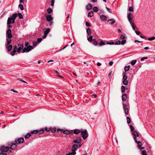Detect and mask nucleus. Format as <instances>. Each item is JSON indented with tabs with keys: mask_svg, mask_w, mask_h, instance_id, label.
Listing matches in <instances>:
<instances>
[{
	"mask_svg": "<svg viewBox=\"0 0 155 155\" xmlns=\"http://www.w3.org/2000/svg\"><path fill=\"white\" fill-rule=\"evenodd\" d=\"M16 143H13L11 146V147H10V148L12 149H14L16 147Z\"/></svg>",
	"mask_w": 155,
	"mask_h": 155,
	"instance_id": "obj_18",
	"label": "nucleus"
},
{
	"mask_svg": "<svg viewBox=\"0 0 155 155\" xmlns=\"http://www.w3.org/2000/svg\"><path fill=\"white\" fill-rule=\"evenodd\" d=\"M125 38L124 36L123 35H122L120 36V38L122 40H124Z\"/></svg>",
	"mask_w": 155,
	"mask_h": 155,
	"instance_id": "obj_59",
	"label": "nucleus"
},
{
	"mask_svg": "<svg viewBox=\"0 0 155 155\" xmlns=\"http://www.w3.org/2000/svg\"><path fill=\"white\" fill-rule=\"evenodd\" d=\"M18 7L20 8V9L21 10H24V8L23 5L21 4H20L18 5Z\"/></svg>",
	"mask_w": 155,
	"mask_h": 155,
	"instance_id": "obj_39",
	"label": "nucleus"
},
{
	"mask_svg": "<svg viewBox=\"0 0 155 155\" xmlns=\"http://www.w3.org/2000/svg\"><path fill=\"white\" fill-rule=\"evenodd\" d=\"M128 81L127 80H123V84L124 85H127L128 84Z\"/></svg>",
	"mask_w": 155,
	"mask_h": 155,
	"instance_id": "obj_37",
	"label": "nucleus"
},
{
	"mask_svg": "<svg viewBox=\"0 0 155 155\" xmlns=\"http://www.w3.org/2000/svg\"><path fill=\"white\" fill-rule=\"evenodd\" d=\"M126 73H124L123 74V80H127V76L126 74Z\"/></svg>",
	"mask_w": 155,
	"mask_h": 155,
	"instance_id": "obj_20",
	"label": "nucleus"
},
{
	"mask_svg": "<svg viewBox=\"0 0 155 155\" xmlns=\"http://www.w3.org/2000/svg\"><path fill=\"white\" fill-rule=\"evenodd\" d=\"M93 15V12L92 11L88 13V16L90 17H92Z\"/></svg>",
	"mask_w": 155,
	"mask_h": 155,
	"instance_id": "obj_28",
	"label": "nucleus"
},
{
	"mask_svg": "<svg viewBox=\"0 0 155 155\" xmlns=\"http://www.w3.org/2000/svg\"><path fill=\"white\" fill-rule=\"evenodd\" d=\"M127 18L129 21V22L130 24L133 22L132 21V20L133 18L132 17H131V16H128Z\"/></svg>",
	"mask_w": 155,
	"mask_h": 155,
	"instance_id": "obj_22",
	"label": "nucleus"
},
{
	"mask_svg": "<svg viewBox=\"0 0 155 155\" xmlns=\"http://www.w3.org/2000/svg\"><path fill=\"white\" fill-rule=\"evenodd\" d=\"M120 43H121V41H120L118 40V41H117L115 43V45H119L120 44Z\"/></svg>",
	"mask_w": 155,
	"mask_h": 155,
	"instance_id": "obj_51",
	"label": "nucleus"
},
{
	"mask_svg": "<svg viewBox=\"0 0 155 155\" xmlns=\"http://www.w3.org/2000/svg\"><path fill=\"white\" fill-rule=\"evenodd\" d=\"M38 131L37 130H33L31 132V133L32 134H37Z\"/></svg>",
	"mask_w": 155,
	"mask_h": 155,
	"instance_id": "obj_41",
	"label": "nucleus"
},
{
	"mask_svg": "<svg viewBox=\"0 0 155 155\" xmlns=\"http://www.w3.org/2000/svg\"><path fill=\"white\" fill-rule=\"evenodd\" d=\"M29 45V43L28 42H26L25 43V46L26 47H28V45Z\"/></svg>",
	"mask_w": 155,
	"mask_h": 155,
	"instance_id": "obj_62",
	"label": "nucleus"
},
{
	"mask_svg": "<svg viewBox=\"0 0 155 155\" xmlns=\"http://www.w3.org/2000/svg\"><path fill=\"white\" fill-rule=\"evenodd\" d=\"M34 48V47L33 46H31L30 45H29L28 47H26V48H25L23 49L22 52L24 53L25 52H28L30 51L31 49H33Z\"/></svg>",
	"mask_w": 155,
	"mask_h": 155,
	"instance_id": "obj_3",
	"label": "nucleus"
},
{
	"mask_svg": "<svg viewBox=\"0 0 155 155\" xmlns=\"http://www.w3.org/2000/svg\"><path fill=\"white\" fill-rule=\"evenodd\" d=\"M137 61L136 60H133L131 62V64L132 65H134L136 63Z\"/></svg>",
	"mask_w": 155,
	"mask_h": 155,
	"instance_id": "obj_38",
	"label": "nucleus"
},
{
	"mask_svg": "<svg viewBox=\"0 0 155 155\" xmlns=\"http://www.w3.org/2000/svg\"><path fill=\"white\" fill-rule=\"evenodd\" d=\"M107 44H108V45H114V43L113 42H107Z\"/></svg>",
	"mask_w": 155,
	"mask_h": 155,
	"instance_id": "obj_61",
	"label": "nucleus"
},
{
	"mask_svg": "<svg viewBox=\"0 0 155 155\" xmlns=\"http://www.w3.org/2000/svg\"><path fill=\"white\" fill-rule=\"evenodd\" d=\"M81 140V137H77L74 140L73 143H80Z\"/></svg>",
	"mask_w": 155,
	"mask_h": 155,
	"instance_id": "obj_8",
	"label": "nucleus"
},
{
	"mask_svg": "<svg viewBox=\"0 0 155 155\" xmlns=\"http://www.w3.org/2000/svg\"><path fill=\"white\" fill-rule=\"evenodd\" d=\"M17 14L16 13H15L12 15V17H12V18L14 19V20H15V19L17 17Z\"/></svg>",
	"mask_w": 155,
	"mask_h": 155,
	"instance_id": "obj_26",
	"label": "nucleus"
},
{
	"mask_svg": "<svg viewBox=\"0 0 155 155\" xmlns=\"http://www.w3.org/2000/svg\"><path fill=\"white\" fill-rule=\"evenodd\" d=\"M12 45H9L8 47V51H11L12 48Z\"/></svg>",
	"mask_w": 155,
	"mask_h": 155,
	"instance_id": "obj_36",
	"label": "nucleus"
},
{
	"mask_svg": "<svg viewBox=\"0 0 155 155\" xmlns=\"http://www.w3.org/2000/svg\"><path fill=\"white\" fill-rule=\"evenodd\" d=\"M33 45L34 46H36L37 44V42L36 41H34L33 42Z\"/></svg>",
	"mask_w": 155,
	"mask_h": 155,
	"instance_id": "obj_54",
	"label": "nucleus"
},
{
	"mask_svg": "<svg viewBox=\"0 0 155 155\" xmlns=\"http://www.w3.org/2000/svg\"><path fill=\"white\" fill-rule=\"evenodd\" d=\"M1 148L3 152H6L10 149V147L7 146H2Z\"/></svg>",
	"mask_w": 155,
	"mask_h": 155,
	"instance_id": "obj_9",
	"label": "nucleus"
},
{
	"mask_svg": "<svg viewBox=\"0 0 155 155\" xmlns=\"http://www.w3.org/2000/svg\"><path fill=\"white\" fill-rule=\"evenodd\" d=\"M93 44L94 45H97V42L95 39H93Z\"/></svg>",
	"mask_w": 155,
	"mask_h": 155,
	"instance_id": "obj_35",
	"label": "nucleus"
},
{
	"mask_svg": "<svg viewBox=\"0 0 155 155\" xmlns=\"http://www.w3.org/2000/svg\"><path fill=\"white\" fill-rule=\"evenodd\" d=\"M55 72L56 74L59 77H61V78H62V77L61 76V75H59V74H60V73L58 72V71H55Z\"/></svg>",
	"mask_w": 155,
	"mask_h": 155,
	"instance_id": "obj_45",
	"label": "nucleus"
},
{
	"mask_svg": "<svg viewBox=\"0 0 155 155\" xmlns=\"http://www.w3.org/2000/svg\"><path fill=\"white\" fill-rule=\"evenodd\" d=\"M127 104H123V107L124 109V110L125 109L127 108Z\"/></svg>",
	"mask_w": 155,
	"mask_h": 155,
	"instance_id": "obj_52",
	"label": "nucleus"
},
{
	"mask_svg": "<svg viewBox=\"0 0 155 155\" xmlns=\"http://www.w3.org/2000/svg\"><path fill=\"white\" fill-rule=\"evenodd\" d=\"M87 33L88 35H90L91 34V29L90 28H88L86 30Z\"/></svg>",
	"mask_w": 155,
	"mask_h": 155,
	"instance_id": "obj_29",
	"label": "nucleus"
},
{
	"mask_svg": "<svg viewBox=\"0 0 155 155\" xmlns=\"http://www.w3.org/2000/svg\"><path fill=\"white\" fill-rule=\"evenodd\" d=\"M93 10L94 12H97L99 11V9L97 6H95L93 7Z\"/></svg>",
	"mask_w": 155,
	"mask_h": 155,
	"instance_id": "obj_25",
	"label": "nucleus"
},
{
	"mask_svg": "<svg viewBox=\"0 0 155 155\" xmlns=\"http://www.w3.org/2000/svg\"><path fill=\"white\" fill-rule=\"evenodd\" d=\"M51 6H53L54 5V0H52L51 1Z\"/></svg>",
	"mask_w": 155,
	"mask_h": 155,
	"instance_id": "obj_57",
	"label": "nucleus"
},
{
	"mask_svg": "<svg viewBox=\"0 0 155 155\" xmlns=\"http://www.w3.org/2000/svg\"><path fill=\"white\" fill-rule=\"evenodd\" d=\"M127 97V94H124L122 95V99L123 101H126Z\"/></svg>",
	"mask_w": 155,
	"mask_h": 155,
	"instance_id": "obj_15",
	"label": "nucleus"
},
{
	"mask_svg": "<svg viewBox=\"0 0 155 155\" xmlns=\"http://www.w3.org/2000/svg\"><path fill=\"white\" fill-rule=\"evenodd\" d=\"M17 15L20 19H22L23 18V16L21 13H19Z\"/></svg>",
	"mask_w": 155,
	"mask_h": 155,
	"instance_id": "obj_42",
	"label": "nucleus"
},
{
	"mask_svg": "<svg viewBox=\"0 0 155 155\" xmlns=\"http://www.w3.org/2000/svg\"><path fill=\"white\" fill-rule=\"evenodd\" d=\"M106 8L107 10V11L110 13H111L112 12H111V10L109 8H107V7H106Z\"/></svg>",
	"mask_w": 155,
	"mask_h": 155,
	"instance_id": "obj_55",
	"label": "nucleus"
},
{
	"mask_svg": "<svg viewBox=\"0 0 155 155\" xmlns=\"http://www.w3.org/2000/svg\"><path fill=\"white\" fill-rule=\"evenodd\" d=\"M6 35L7 38H12V31L10 29H8L6 31Z\"/></svg>",
	"mask_w": 155,
	"mask_h": 155,
	"instance_id": "obj_6",
	"label": "nucleus"
},
{
	"mask_svg": "<svg viewBox=\"0 0 155 155\" xmlns=\"http://www.w3.org/2000/svg\"><path fill=\"white\" fill-rule=\"evenodd\" d=\"M126 40H125L124 39V40H122V41L121 42V43L122 45H124L126 43Z\"/></svg>",
	"mask_w": 155,
	"mask_h": 155,
	"instance_id": "obj_48",
	"label": "nucleus"
},
{
	"mask_svg": "<svg viewBox=\"0 0 155 155\" xmlns=\"http://www.w3.org/2000/svg\"><path fill=\"white\" fill-rule=\"evenodd\" d=\"M147 58H147V57H143L140 59V60L141 61H143L144 60L146 59H147Z\"/></svg>",
	"mask_w": 155,
	"mask_h": 155,
	"instance_id": "obj_60",
	"label": "nucleus"
},
{
	"mask_svg": "<svg viewBox=\"0 0 155 155\" xmlns=\"http://www.w3.org/2000/svg\"><path fill=\"white\" fill-rule=\"evenodd\" d=\"M15 21V20L12 19V17H9L8 19L7 24L9 25L12 23H14Z\"/></svg>",
	"mask_w": 155,
	"mask_h": 155,
	"instance_id": "obj_7",
	"label": "nucleus"
},
{
	"mask_svg": "<svg viewBox=\"0 0 155 155\" xmlns=\"http://www.w3.org/2000/svg\"><path fill=\"white\" fill-rule=\"evenodd\" d=\"M85 25L87 27H89L91 25L87 21L85 22Z\"/></svg>",
	"mask_w": 155,
	"mask_h": 155,
	"instance_id": "obj_50",
	"label": "nucleus"
},
{
	"mask_svg": "<svg viewBox=\"0 0 155 155\" xmlns=\"http://www.w3.org/2000/svg\"><path fill=\"white\" fill-rule=\"evenodd\" d=\"M127 120L128 124H130L131 123V120L130 118L128 117H127Z\"/></svg>",
	"mask_w": 155,
	"mask_h": 155,
	"instance_id": "obj_32",
	"label": "nucleus"
},
{
	"mask_svg": "<svg viewBox=\"0 0 155 155\" xmlns=\"http://www.w3.org/2000/svg\"><path fill=\"white\" fill-rule=\"evenodd\" d=\"M108 22H109V23L113 25L114 24L115 22L116 21L114 19H109L108 20Z\"/></svg>",
	"mask_w": 155,
	"mask_h": 155,
	"instance_id": "obj_14",
	"label": "nucleus"
},
{
	"mask_svg": "<svg viewBox=\"0 0 155 155\" xmlns=\"http://www.w3.org/2000/svg\"><path fill=\"white\" fill-rule=\"evenodd\" d=\"M155 39V37L154 36L152 37L148 38V40L149 41H152Z\"/></svg>",
	"mask_w": 155,
	"mask_h": 155,
	"instance_id": "obj_47",
	"label": "nucleus"
},
{
	"mask_svg": "<svg viewBox=\"0 0 155 155\" xmlns=\"http://www.w3.org/2000/svg\"><path fill=\"white\" fill-rule=\"evenodd\" d=\"M18 48L17 49V51L18 53H19L20 52L21 50L23 49V45L22 44H19L18 45Z\"/></svg>",
	"mask_w": 155,
	"mask_h": 155,
	"instance_id": "obj_10",
	"label": "nucleus"
},
{
	"mask_svg": "<svg viewBox=\"0 0 155 155\" xmlns=\"http://www.w3.org/2000/svg\"><path fill=\"white\" fill-rule=\"evenodd\" d=\"M130 130L131 132H133L134 130V127L133 126H132L131 125H130Z\"/></svg>",
	"mask_w": 155,
	"mask_h": 155,
	"instance_id": "obj_43",
	"label": "nucleus"
},
{
	"mask_svg": "<svg viewBox=\"0 0 155 155\" xmlns=\"http://www.w3.org/2000/svg\"><path fill=\"white\" fill-rule=\"evenodd\" d=\"M125 90V87L124 86H122L121 87V91L122 93H124Z\"/></svg>",
	"mask_w": 155,
	"mask_h": 155,
	"instance_id": "obj_23",
	"label": "nucleus"
},
{
	"mask_svg": "<svg viewBox=\"0 0 155 155\" xmlns=\"http://www.w3.org/2000/svg\"><path fill=\"white\" fill-rule=\"evenodd\" d=\"M128 10L129 11L132 12L134 11V8L132 7H130L129 8Z\"/></svg>",
	"mask_w": 155,
	"mask_h": 155,
	"instance_id": "obj_44",
	"label": "nucleus"
},
{
	"mask_svg": "<svg viewBox=\"0 0 155 155\" xmlns=\"http://www.w3.org/2000/svg\"><path fill=\"white\" fill-rule=\"evenodd\" d=\"M81 135L82 136V137L84 140H85L88 136V134L87 133V130L86 129L83 130L81 129Z\"/></svg>",
	"mask_w": 155,
	"mask_h": 155,
	"instance_id": "obj_1",
	"label": "nucleus"
},
{
	"mask_svg": "<svg viewBox=\"0 0 155 155\" xmlns=\"http://www.w3.org/2000/svg\"><path fill=\"white\" fill-rule=\"evenodd\" d=\"M31 135V134L30 133H28L25 136V138L27 139Z\"/></svg>",
	"mask_w": 155,
	"mask_h": 155,
	"instance_id": "obj_40",
	"label": "nucleus"
},
{
	"mask_svg": "<svg viewBox=\"0 0 155 155\" xmlns=\"http://www.w3.org/2000/svg\"><path fill=\"white\" fill-rule=\"evenodd\" d=\"M105 45V43L103 41H101L99 44V45L101 46Z\"/></svg>",
	"mask_w": 155,
	"mask_h": 155,
	"instance_id": "obj_46",
	"label": "nucleus"
},
{
	"mask_svg": "<svg viewBox=\"0 0 155 155\" xmlns=\"http://www.w3.org/2000/svg\"><path fill=\"white\" fill-rule=\"evenodd\" d=\"M92 6L90 4H89L86 6V9L88 10H89L91 9L92 8Z\"/></svg>",
	"mask_w": 155,
	"mask_h": 155,
	"instance_id": "obj_17",
	"label": "nucleus"
},
{
	"mask_svg": "<svg viewBox=\"0 0 155 155\" xmlns=\"http://www.w3.org/2000/svg\"><path fill=\"white\" fill-rule=\"evenodd\" d=\"M100 18L103 21H105L107 20V17L104 15H102L100 16Z\"/></svg>",
	"mask_w": 155,
	"mask_h": 155,
	"instance_id": "obj_16",
	"label": "nucleus"
},
{
	"mask_svg": "<svg viewBox=\"0 0 155 155\" xmlns=\"http://www.w3.org/2000/svg\"><path fill=\"white\" fill-rule=\"evenodd\" d=\"M143 155H147V152L145 150H143L142 151Z\"/></svg>",
	"mask_w": 155,
	"mask_h": 155,
	"instance_id": "obj_49",
	"label": "nucleus"
},
{
	"mask_svg": "<svg viewBox=\"0 0 155 155\" xmlns=\"http://www.w3.org/2000/svg\"><path fill=\"white\" fill-rule=\"evenodd\" d=\"M42 40V38H38L37 39L38 42H41Z\"/></svg>",
	"mask_w": 155,
	"mask_h": 155,
	"instance_id": "obj_58",
	"label": "nucleus"
},
{
	"mask_svg": "<svg viewBox=\"0 0 155 155\" xmlns=\"http://www.w3.org/2000/svg\"><path fill=\"white\" fill-rule=\"evenodd\" d=\"M133 134L134 136V137H138L139 135L137 132L136 131H133Z\"/></svg>",
	"mask_w": 155,
	"mask_h": 155,
	"instance_id": "obj_21",
	"label": "nucleus"
},
{
	"mask_svg": "<svg viewBox=\"0 0 155 155\" xmlns=\"http://www.w3.org/2000/svg\"><path fill=\"white\" fill-rule=\"evenodd\" d=\"M10 38L6 39V41H7V45H8L10 44L12 41L11 40L9 39Z\"/></svg>",
	"mask_w": 155,
	"mask_h": 155,
	"instance_id": "obj_34",
	"label": "nucleus"
},
{
	"mask_svg": "<svg viewBox=\"0 0 155 155\" xmlns=\"http://www.w3.org/2000/svg\"><path fill=\"white\" fill-rule=\"evenodd\" d=\"M46 18L47 20L48 21H51L53 19V18L51 16V15H46Z\"/></svg>",
	"mask_w": 155,
	"mask_h": 155,
	"instance_id": "obj_12",
	"label": "nucleus"
},
{
	"mask_svg": "<svg viewBox=\"0 0 155 155\" xmlns=\"http://www.w3.org/2000/svg\"><path fill=\"white\" fill-rule=\"evenodd\" d=\"M53 12L52 9L51 8H49L47 9V12L48 14H50Z\"/></svg>",
	"mask_w": 155,
	"mask_h": 155,
	"instance_id": "obj_33",
	"label": "nucleus"
},
{
	"mask_svg": "<svg viewBox=\"0 0 155 155\" xmlns=\"http://www.w3.org/2000/svg\"><path fill=\"white\" fill-rule=\"evenodd\" d=\"M87 40L89 42H91L92 41H93V36H90V37L88 38H87Z\"/></svg>",
	"mask_w": 155,
	"mask_h": 155,
	"instance_id": "obj_30",
	"label": "nucleus"
},
{
	"mask_svg": "<svg viewBox=\"0 0 155 155\" xmlns=\"http://www.w3.org/2000/svg\"><path fill=\"white\" fill-rule=\"evenodd\" d=\"M57 131L58 132H59L60 131H61V132H63V133L64 134H68V130H65L63 131V130H62L60 129H58L57 130Z\"/></svg>",
	"mask_w": 155,
	"mask_h": 155,
	"instance_id": "obj_13",
	"label": "nucleus"
},
{
	"mask_svg": "<svg viewBox=\"0 0 155 155\" xmlns=\"http://www.w3.org/2000/svg\"><path fill=\"white\" fill-rule=\"evenodd\" d=\"M45 30V31H44V32L45 34L47 35L50 31V29L49 28H48Z\"/></svg>",
	"mask_w": 155,
	"mask_h": 155,
	"instance_id": "obj_19",
	"label": "nucleus"
},
{
	"mask_svg": "<svg viewBox=\"0 0 155 155\" xmlns=\"http://www.w3.org/2000/svg\"><path fill=\"white\" fill-rule=\"evenodd\" d=\"M124 110L125 113L126 115H127L128 114H129V110L128 109V108L125 109Z\"/></svg>",
	"mask_w": 155,
	"mask_h": 155,
	"instance_id": "obj_27",
	"label": "nucleus"
},
{
	"mask_svg": "<svg viewBox=\"0 0 155 155\" xmlns=\"http://www.w3.org/2000/svg\"><path fill=\"white\" fill-rule=\"evenodd\" d=\"M113 62L112 61H111L109 62V64L110 66H111L113 64Z\"/></svg>",
	"mask_w": 155,
	"mask_h": 155,
	"instance_id": "obj_63",
	"label": "nucleus"
},
{
	"mask_svg": "<svg viewBox=\"0 0 155 155\" xmlns=\"http://www.w3.org/2000/svg\"><path fill=\"white\" fill-rule=\"evenodd\" d=\"M130 66L128 65L127 66H125L124 68V71L127 72L129 71L130 69Z\"/></svg>",
	"mask_w": 155,
	"mask_h": 155,
	"instance_id": "obj_24",
	"label": "nucleus"
},
{
	"mask_svg": "<svg viewBox=\"0 0 155 155\" xmlns=\"http://www.w3.org/2000/svg\"><path fill=\"white\" fill-rule=\"evenodd\" d=\"M16 52V51H14V50H13L11 53V54L13 56L15 54V53Z\"/></svg>",
	"mask_w": 155,
	"mask_h": 155,
	"instance_id": "obj_53",
	"label": "nucleus"
},
{
	"mask_svg": "<svg viewBox=\"0 0 155 155\" xmlns=\"http://www.w3.org/2000/svg\"><path fill=\"white\" fill-rule=\"evenodd\" d=\"M135 32L137 35H139L140 34V32L139 31H135Z\"/></svg>",
	"mask_w": 155,
	"mask_h": 155,
	"instance_id": "obj_56",
	"label": "nucleus"
},
{
	"mask_svg": "<svg viewBox=\"0 0 155 155\" xmlns=\"http://www.w3.org/2000/svg\"><path fill=\"white\" fill-rule=\"evenodd\" d=\"M134 139L135 140V142L138 145V147H140L142 145V144L141 142L140 141H138L136 140V137H134Z\"/></svg>",
	"mask_w": 155,
	"mask_h": 155,
	"instance_id": "obj_11",
	"label": "nucleus"
},
{
	"mask_svg": "<svg viewBox=\"0 0 155 155\" xmlns=\"http://www.w3.org/2000/svg\"><path fill=\"white\" fill-rule=\"evenodd\" d=\"M78 149V144H74L73 145L71 150L72 152L70 153H71V155H74L76 154V153L75 152Z\"/></svg>",
	"mask_w": 155,
	"mask_h": 155,
	"instance_id": "obj_2",
	"label": "nucleus"
},
{
	"mask_svg": "<svg viewBox=\"0 0 155 155\" xmlns=\"http://www.w3.org/2000/svg\"><path fill=\"white\" fill-rule=\"evenodd\" d=\"M24 141V139L23 137H21L18 140H15V142L17 144L23 143Z\"/></svg>",
	"mask_w": 155,
	"mask_h": 155,
	"instance_id": "obj_5",
	"label": "nucleus"
},
{
	"mask_svg": "<svg viewBox=\"0 0 155 155\" xmlns=\"http://www.w3.org/2000/svg\"><path fill=\"white\" fill-rule=\"evenodd\" d=\"M131 25L132 28L133 30H135V28H136V26L135 25L134 23V22H133L132 23L130 24Z\"/></svg>",
	"mask_w": 155,
	"mask_h": 155,
	"instance_id": "obj_31",
	"label": "nucleus"
},
{
	"mask_svg": "<svg viewBox=\"0 0 155 155\" xmlns=\"http://www.w3.org/2000/svg\"><path fill=\"white\" fill-rule=\"evenodd\" d=\"M80 132H81V130L77 129H74V130H71V131L68 130V134L71 133V134H77L79 133Z\"/></svg>",
	"mask_w": 155,
	"mask_h": 155,
	"instance_id": "obj_4",
	"label": "nucleus"
},
{
	"mask_svg": "<svg viewBox=\"0 0 155 155\" xmlns=\"http://www.w3.org/2000/svg\"><path fill=\"white\" fill-rule=\"evenodd\" d=\"M91 1L94 3L97 2V0H91Z\"/></svg>",
	"mask_w": 155,
	"mask_h": 155,
	"instance_id": "obj_64",
	"label": "nucleus"
}]
</instances>
